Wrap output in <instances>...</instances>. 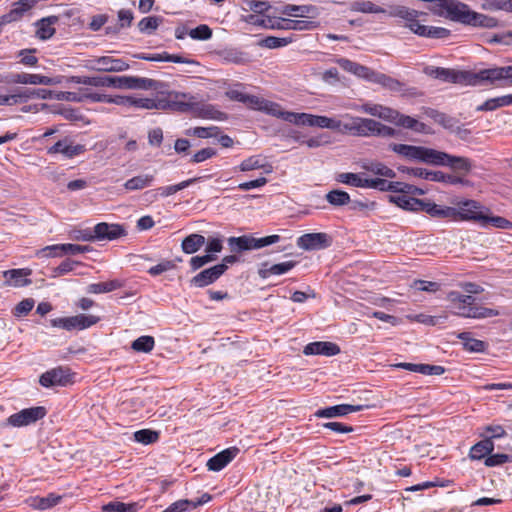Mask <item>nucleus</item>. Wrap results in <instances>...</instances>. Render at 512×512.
Returning a JSON list of instances; mask_svg holds the SVG:
<instances>
[{
  "instance_id": "nucleus-1",
  "label": "nucleus",
  "mask_w": 512,
  "mask_h": 512,
  "mask_svg": "<svg viewBox=\"0 0 512 512\" xmlns=\"http://www.w3.org/2000/svg\"><path fill=\"white\" fill-rule=\"evenodd\" d=\"M430 11L439 17L475 27L494 28L497 19L472 11L469 6L457 0H432Z\"/></svg>"
},
{
  "instance_id": "nucleus-2",
  "label": "nucleus",
  "mask_w": 512,
  "mask_h": 512,
  "mask_svg": "<svg viewBox=\"0 0 512 512\" xmlns=\"http://www.w3.org/2000/svg\"><path fill=\"white\" fill-rule=\"evenodd\" d=\"M462 221H473L481 227L493 226L499 229H512V222L501 216L491 215L490 209L481 205L475 200H465L455 208V219Z\"/></svg>"
},
{
  "instance_id": "nucleus-3",
  "label": "nucleus",
  "mask_w": 512,
  "mask_h": 512,
  "mask_svg": "<svg viewBox=\"0 0 512 512\" xmlns=\"http://www.w3.org/2000/svg\"><path fill=\"white\" fill-rule=\"evenodd\" d=\"M72 82L94 87H113L118 89H155L157 81L136 76H93L72 77Z\"/></svg>"
},
{
  "instance_id": "nucleus-4",
  "label": "nucleus",
  "mask_w": 512,
  "mask_h": 512,
  "mask_svg": "<svg viewBox=\"0 0 512 512\" xmlns=\"http://www.w3.org/2000/svg\"><path fill=\"white\" fill-rule=\"evenodd\" d=\"M447 300L454 309L453 313L460 317L484 319L499 315V312L495 309L476 306V299L472 295L461 294L458 291H450L447 294Z\"/></svg>"
},
{
  "instance_id": "nucleus-5",
  "label": "nucleus",
  "mask_w": 512,
  "mask_h": 512,
  "mask_svg": "<svg viewBox=\"0 0 512 512\" xmlns=\"http://www.w3.org/2000/svg\"><path fill=\"white\" fill-rule=\"evenodd\" d=\"M468 85L476 86L482 83L491 85H512V66L493 67L480 70L477 73L468 72Z\"/></svg>"
},
{
  "instance_id": "nucleus-6",
  "label": "nucleus",
  "mask_w": 512,
  "mask_h": 512,
  "mask_svg": "<svg viewBox=\"0 0 512 512\" xmlns=\"http://www.w3.org/2000/svg\"><path fill=\"white\" fill-rule=\"evenodd\" d=\"M344 129L359 136L378 135L393 137L396 135L395 129L369 118H354L351 124H344Z\"/></svg>"
},
{
  "instance_id": "nucleus-7",
  "label": "nucleus",
  "mask_w": 512,
  "mask_h": 512,
  "mask_svg": "<svg viewBox=\"0 0 512 512\" xmlns=\"http://www.w3.org/2000/svg\"><path fill=\"white\" fill-rule=\"evenodd\" d=\"M280 239L281 237L279 235H269L262 238L243 235L240 237H230L227 241L232 252H242L275 244L279 242Z\"/></svg>"
},
{
  "instance_id": "nucleus-8",
  "label": "nucleus",
  "mask_w": 512,
  "mask_h": 512,
  "mask_svg": "<svg viewBox=\"0 0 512 512\" xmlns=\"http://www.w3.org/2000/svg\"><path fill=\"white\" fill-rule=\"evenodd\" d=\"M99 317L94 315L78 314L70 317H60L50 320L52 327L61 328L67 331L83 330L99 322Z\"/></svg>"
},
{
  "instance_id": "nucleus-9",
  "label": "nucleus",
  "mask_w": 512,
  "mask_h": 512,
  "mask_svg": "<svg viewBox=\"0 0 512 512\" xmlns=\"http://www.w3.org/2000/svg\"><path fill=\"white\" fill-rule=\"evenodd\" d=\"M46 415V409L42 406L22 409L7 418V424L12 427L31 425Z\"/></svg>"
},
{
  "instance_id": "nucleus-10",
  "label": "nucleus",
  "mask_w": 512,
  "mask_h": 512,
  "mask_svg": "<svg viewBox=\"0 0 512 512\" xmlns=\"http://www.w3.org/2000/svg\"><path fill=\"white\" fill-rule=\"evenodd\" d=\"M164 109L180 113H192L197 108V98L189 93H175L174 98L170 100L161 99Z\"/></svg>"
},
{
  "instance_id": "nucleus-11",
  "label": "nucleus",
  "mask_w": 512,
  "mask_h": 512,
  "mask_svg": "<svg viewBox=\"0 0 512 512\" xmlns=\"http://www.w3.org/2000/svg\"><path fill=\"white\" fill-rule=\"evenodd\" d=\"M89 67L99 72H122L129 69V64L123 59L102 56L89 60Z\"/></svg>"
},
{
  "instance_id": "nucleus-12",
  "label": "nucleus",
  "mask_w": 512,
  "mask_h": 512,
  "mask_svg": "<svg viewBox=\"0 0 512 512\" xmlns=\"http://www.w3.org/2000/svg\"><path fill=\"white\" fill-rule=\"evenodd\" d=\"M426 73L429 76L440 79L444 82L468 85V71H458L442 67H429L426 69Z\"/></svg>"
},
{
  "instance_id": "nucleus-13",
  "label": "nucleus",
  "mask_w": 512,
  "mask_h": 512,
  "mask_svg": "<svg viewBox=\"0 0 512 512\" xmlns=\"http://www.w3.org/2000/svg\"><path fill=\"white\" fill-rule=\"evenodd\" d=\"M224 273V265H215L204 269L189 280V286L204 288L216 282Z\"/></svg>"
},
{
  "instance_id": "nucleus-14",
  "label": "nucleus",
  "mask_w": 512,
  "mask_h": 512,
  "mask_svg": "<svg viewBox=\"0 0 512 512\" xmlns=\"http://www.w3.org/2000/svg\"><path fill=\"white\" fill-rule=\"evenodd\" d=\"M85 151L84 145L74 144L70 138L65 137L48 148L47 153L50 155L61 154L65 159H72Z\"/></svg>"
},
{
  "instance_id": "nucleus-15",
  "label": "nucleus",
  "mask_w": 512,
  "mask_h": 512,
  "mask_svg": "<svg viewBox=\"0 0 512 512\" xmlns=\"http://www.w3.org/2000/svg\"><path fill=\"white\" fill-rule=\"evenodd\" d=\"M297 245L304 250H320L331 245V237L323 232L306 233L297 239Z\"/></svg>"
},
{
  "instance_id": "nucleus-16",
  "label": "nucleus",
  "mask_w": 512,
  "mask_h": 512,
  "mask_svg": "<svg viewBox=\"0 0 512 512\" xmlns=\"http://www.w3.org/2000/svg\"><path fill=\"white\" fill-rule=\"evenodd\" d=\"M69 369L63 367L53 368L40 376L39 382L43 387L66 386L71 382Z\"/></svg>"
},
{
  "instance_id": "nucleus-17",
  "label": "nucleus",
  "mask_w": 512,
  "mask_h": 512,
  "mask_svg": "<svg viewBox=\"0 0 512 512\" xmlns=\"http://www.w3.org/2000/svg\"><path fill=\"white\" fill-rule=\"evenodd\" d=\"M12 84H30V85H55L60 83L56 78L40 74L30 73H10V79Z\"/></svg>"
},
{
  "instance_id": "nucleus-18",
  "label": "nucleus",
  "mask_w": 512,
  "mask_h": 512,
  "mask_svg": "<svg viewBox=\"0 0 512 512\" xmlns=\"http://www.w3.org/2000/svg\"><path fill=\"white\" fill-rule=\"evenodd\" d=\"M406 27H408L413 33L428 38H446L450 35V31L444 27H434V26H426L419 23L418 18L410 23H406Z\"/></svg>"
},
{
  "instance_id": "nucleus-19",
  "label": "nucleus",
  "mask_w": 512,
  "mask_h": 512,
  "mask_svg": "<svg viewBox=\"0 0 512 512\" xmlns=\"http://www.w3.org/2000/svg\"><path fill=\"white\" fill-rule=\"evenodd\" d=\"M125 235L126 230L120 224L101 222L94 226V237L97 240H116Z\"/></svg>"
},
{
  "instance_id": "nucleus-20",
  "label": "nucleus",
  "mask_w": 512,
  "mask_h": 512,
  "mask_svg": "<svg viewBox=\"0 0 512 512\" xmlns=\"http://www.w3.org/2000/svg\"><path fill=\"white\" fill-rule=\"evenodd\" d=\"M37 2V0H19L15 2L13 8L0 17V32L4 25L21 19L24 13L31 9Z\"/></svg>"
},
{
  "instance_id": "nucleus-21",
  "label": "nucleus",
  "mask_w": 512,
  "mask_h": 512,
  "mask_svg": "<svg viewBox=\"0 0 512 512\" xmlns=\"http://www.w3.org/2000/svg\"><path fill=\"white\" fill-rule=\"evenodd\" d=\"M238 452V448L230 447L217 453L207 461L208 470L215 472L222 470L236 457Z\"/></svg>"
},
{
  "instance_id": "nucleus-22",
  "label": "nucleus",
  "mask_w": 512,
  "mask_h": 512,
  "mask_svg": "<svg viewBox=\"0 0 512 512\" xmlns=\"http://www.w3.org/2000/svg\"><path fill=\"white\" fill-rule=\"evenodd\" d=\"M303 353L305 355H324V356H334L340 353V347L328 341H316L307 344Z\"/></svg>"
},
{
  "instance_id": "nucleus-23",
  "label": "nucleus",
  "mask_w": 512,
  "mask_h": 512,
  "mask_svg": "<svg viewBox=\"0 0 512 512\" xmlns=\"http://www.w3.org/2000/svg\"><path fill=\"white\" fill-rule=\"evenodd\" d=\"M420 211H424L434 218L455 219V207L438 205L430 200H423Z\"/></svg>"
},
{
  "instance_id": "nucleus-24",
  "label": "nucleus",
  "mask_w": 512,
  "mask_h": 512,
  "mask_svg": "<svg viewBox=\"0 0 512 512\" xmlns=\"http://www.w3.org/2000/svg\"><path fill=\"white\" fill-rule=\"evenodd\" d=\"M362 405H351V404H340L324 409H319L315 412V416L318 418H334L345 416L349 413L358 412L362 410Z\"/></svg>"
},
{
  "instance_id": "nucleus-25",
  "label": "nucleus",
  "mask_w": 512,
  "mask_h": 512,
  "mask_svg": "<svg viewBox=\"0 0 512 512\" xmlns=\"http://www.w3.org/2000/svg\"><path fill=\"white\" fill-rule=\"evenodd\" d=\"M31 274L30 269H10L3 271L6 279L5 285L13 287H25L32 283L27 277Z\"/></svg>"
},
{
  "instance_id": "nucleus-26",
  "label": "nucleus",
  "mask_w": 512,
  "mask_h": 512,
  "mask_svg": "<svg viewBox=\"0 0 512 512\" xmlns=\"http://www.w3.org/2000/svg\"><path fill=\"white\" fill-rule=\"evenodd\" d=\"M241 172L261 169L264 173L270 174L273 171L272 165L262 155H253L244 159L237 167Z\"/></svg>"
},
{
  "instance_id": "nucleus-27",
  "label": "nucleus",
  "mask_w": 512,
  "mask_h": 512,
  "mask_svg": "<svg viewBox=\"0 0 512 512\" xmlns=\"http://www.w3.org/2000/svg\"><path fill=\"white\" fill-rule=\"evenodd\" d=\"M424 146H415L408 144H397L391 143L389 144V149L398 154L399 156L409 160L421 162L422 152Z\"/></svg>"
},
{
  "instance_id": "nucleus-28",
  "label": "nucleus",
  "mask_w": 512,
  "mask_h": 512,
  "mask_svg": "<svg viewBox=\"0 0 512 512\" xmlns=\"http://www.w3.org/2000/svg\"><path fill=\"white\" fill-rule=\"evenodd\" d=\"M296 266L295 261H286L278 264L268 266V263H263L259 268L258 274L261 278L266 279L272 275H282Z\"/></svg>"
},
{
  "instance_id": "nucleus-29",
  "label": "nucleus",
  "mask_w": 512,
  "mask_h": 512,
  "mask_svg": "<svg viewBox=\"0 0 512 512\" xmlns=\"http://www.w3.org/2000/svg\"><path fill=\"white\" fill-rule=\"evenodd\" d=\"M389 121L394 122L398 126L414 130L415 132H425L426 130V125L424 123L419 122L411 116L401 114L396 110H394Z\"/></svg>"
},
{
  "instance_id": "nucleus-30",
  "label": "nucleus",
  "mask_w": 512,
  "mask_h": 512,
  "mask_svg": "<svg viewBox=\"0 0 512 512\" xmlns=\"http://www.w3.org/2000/svg\"><path fill=\"white\" fill-rule=\"evenodd\" d=\"M62 500L61 495L49 493L46 497L35 496L29 499V505L33 509L47 510L58 505Z\"/></svg>"
},
{
  "instance_id": "nucleus-31",
  "label": "nucleus",
  "mask_w": 512,
  "mask_h": 512,
  "mask_svg": "<svg viewBox=\"0 0 512 512\" xmlns=\"http://www.w3.org/2000/svg\"><path fill=\"white\" fill-rule=\"evenodd\" d=\"M338 64L345 71L370 81L373 71L370 68L345 58L339 59Z\"/></svg>"
},
{
  "instance_id": "nucleus-32",
  "label": "nucleus",
  "mask_w": 512,
  "mask_h": 512,
  "mask_svg": "<svg viewBox=\"0 0 512 512\" xmlns=\"http://www.w3.org/2000/svg\"><path fill=\"white\" fill-rule=\"evenodd\" d=\"M154 180L153 174H139L128 179L123 186L127 191H138L152 186Z\"/></svg>"
},
{
  "instance_id": "nucleus-33",
  "label": "nucleus",
  "mask_w": 512,
  "mask_h": 512,
  "mask_svg": "<svg viewBox=\"0 0 512 512\" xmlns=\"http://www.w3.org/2000/svg\"><path fill=\"white\" fill-rule=\"evenodd\" d=\"M449 160V154L446 152L438 151L432 148L423 147L421 162L435 165L445 166L446 161Z\"/></svg>"
},
{
  "instance_id": "nucleus-34",
  "label": "nucleus",
  "mask_w": 512,
  "mask_h": 512,
  "mask_svg": "<svg viewBox=\"0 0 512 512\" xmlns=\"http://www.w3.org/2000/svg\"><path fill=\"white\" fill-rule=\"evenodd\" d=\"M193 115L205 119L213 120H224L226 118L225 113L217 110L211 104H205L197 101V108H194Z\"/></svg>"
},
{
  "instance_id": "nucleus-35",
  "label": "nucleus",
  "mask_w": 512,
  "mask_h": 512,
  "mask_svg": "<svg viewBox=\"0 0 512 512\" xmlns=\"http://www.w3.org/2000/svg\"><path fill=\"white\" fill-rule=\"evenodd\" d=\"M206 239L200 234H190L182 240L181 248L185 254H194L199 251L204 244Z\"/></svg>"
},
{
  "instance_id": "nucleus-36",
  "label": "nucleus",
  "mask_w": 512,
  "mask_h": 512,
  "mask_svg": "<svg viewBox=\"0 0 512 512\" xmlns=\"http://www.w3.org/2000/svg\"><path fill=\"white\" fill-rule=\"evenodd\" d=\"M390 201L408 211H420L423 204V199H417L408 195L390 196Z\"/></svg>"
},
{
  "instance_id": "nucleus-37",
  "label": "nucleus",
  "mask_w": 512,
  "mask_h": 512,
  "mask_svg": "<svg viewBox=\"0 0 512 512\" xmlns=\"http://www.w3.org/2000/svg\"><path fill=\"white\" fill-rule=\"evenodd\" d=\"M457 338L462 341L464 349L469 352H484L487 347L484 341L472 338L470 332H460L457 334Z\"/></svg>"
},
{
  "instance_id": "nucleus-38",
  "label": "nucleus",
  "mask_w": 512,
  "mask_h": 512,
  "mask_svg": "<svg viewBox=\"0 0 512 512\" xmlns=\"http://www.w3.org/2000/svg\"><path fill=\"white\" fill-rule=\"evenodd\" d=\"M219 56L226 64L243 65L248 62L247 54L235 48L224 49Z\"/></svg>"
},
{
  "instance_id": "nucleus-39",
  "label": "nucleus",
  "mask_w": 512,
  "mask_h": 512,
  "mask_svg": "<svg viewBox=\"0 0 512 512\" xmlns=\"http://www.w3.org/2000/svg\"><path fill=\"white\" fill-rule=\"evenodd\" d=\"M123 286V282L117 279L101 282L91 283L87 286L86 291L90 294H102L115 291Z\"/></svg>"
},
{
  "instance_id": "nucleus-40",
  "label": "nucleus",
  "mask_w": 512,
  "mask_h": 512,
  "mask_svg": "<svg viewBox=\"0 0 512 512\" xmlns=\"http://www.w3.org/2000/svg\"><path fill=\"white\" fill-rule=\"evenodd\" d=\"M203 178L204 177H194V178H190V179L184 180V181H182V182H180L178 184L159 187L156 190V193L154 194V196H156V194H158V195H160L162 197H168L170 195H173V194L177 193L178 191H181V190L189 187L190 185H192L194 183L199 182Z\"/></svg>"
},
{
  "instance_id": "nucleus-41",
  "label": "nucleus",
  "mask_w": 512,
  "mask_h": 512,
  "mask_svg": "<svg viewBox=\"0 0 512 512\" xmlns=\"http://www.w3.org/2000/svg\"><path fill=\"white\" fill-rule=\"evenodd\" d=\"M57 21V18L55 16L42 18L36 23L37 36L42 40H47L51 38L55 33V28L53 27V24Z\"/></svg>"
},
{
  "instance_id": "nucleus-42",
  "label": "nucleus",
  "mask_w": 512,
  "mask_h": 512,
  "mask_svg": "<svg viewBox=\"0 0 512 512\" xmlns=\"http://www.w3.org/2000/svg\"><path fill=\"white\" fill-rule=\"evenodd\" d=\"M493 449V442L490 440V438H485L484 440L472 446L470 450V457L472 459L480 460L486 456L488 457L489 454L493 451Z\"/></svg>"
},
{
  "instance_id": "nucleus-43",
  "label": "nucleus",
  "mask_w": 512,
  "mask_h": 512,
  "mask_svg": "<svg viewBox=\"0 0 512 512\" xmlns=\"http://www.w3.org/2000/svg\"><path fill=\"white\" fill-rule=\"evenodd\" d=\"M150 59H151V62H173V63L199 65V63L193 59H188L181 55L169 54L168 52L151 54Z\"/></svg>"
},
{
  "instance_id": "nucleus-44",
  "label": "nucleus",
  "mask_w": 512,
  "mask_h": 512,
  "mask_svg": "<svg viewBox=\"0 0 512 512\" xmlns=\"http://www.w3.org/2000/svg\"><path fill=\"white\" fill-rule=\"evenodd\" d=\"M389 15L392 17L401 18L405 20L407 23H410L411 21H414L416 18L427 14L425 12H420L405 6H395L390 10Z\"/></svg>"
},
{
  "instance_id": "nucleus-45",
  "label": "nucleus",
  "mask_w": 512,
  "mask_h": 512,
  "mask_svg": "<svg viewBox=\"0 0 512 512\" xmlns=\"http://www.w3.org/2000/svg\"><path fill=\"white\" fill-rule=\"evenodd\" d=\"M336 180L340 183L359 188H367L368 183V178H362L360 174L350 172L338 174Z\"/></svg>"
},
{
  "instance_id": "nucleus-46",
  "label": "nucleus",
  "mask_w": 512,
  "mask_h": 512,
  "mask_svg": "<svg viewBox=\"0 0 512 512\" xmlns=\"http://www.w3.org/2000/svg\"><path fill=\"white\" fill-rule=\"evenodd\" d=\"M131 107L137 109H164V104L161 103V99H153V98H140L131 96Z\"/></svg>"
},
{
  "instance_id": "nucleus-47",
  "label": "nucleus",
  "mask_w": 512,
  "mask_h": 512,
  "mask_svg": "<svg viewBox=\"0 0 512 512\" xmlns=\"http://www.w3.org/2000/svg\"><path fill=\"white\" fill-rule=\"evenodd\" d=\"M363 169L385 178H395L396 172L381 162H370L363 165Z\"/></svg>"
},
{
  "instance_id": "nucleus-48",
  "label": "nucleus",
  "mask_w": 512,
  "mask_h": 512,
  "mask_svg": "<svg viewBox=\"0 0 512 512\" xmlns=\"http://www.w3.org/2000/svg\"><path fill=\"white\" fill-rule=\"evenodd\" d=\"M329 204L335 207L345 206L351 202L350 195L339 189L331 190L325 195Z\"/></svg>"
},
{
  "instance_id": "nucleus-49",
  "label": "nucleus",
  "mask_w": 512,
  "mask_h": 512,
  "mask_svg": "<svg viewBox=\"0 0 512 512\" xmlns=\"http://www.w3.org/2000/svg\"><path fill=\"white\" fill-rule=\"evenodd\" d=\"M118 26L115 28L107 27V33L118 32L121 29L128 28L131 26L134 19L133 12L129 9H120L117 13Z\"/></svg>"
},
{
  "instance_id": "nucleus-50",
  "label": "nucleus",
  "mask_w": 512,
  "mask_h": 512,
  "mask_svg": "<svg viewBox=\"0 0 512 512\" xmlns=\"http://www.w3.org/2000/svg\"><path fill=\"white\" fill-rule=\"evenodd\" d=\"M431 181L434 182H440V183H447L451 185H467L468 181L464 179L463 177L453 175V174H445L442 171H434L433 175L431 177Z\"/></svg>"
},
{
  "instance_id": "nucleus-51",
  "label": "nucleus",
  "mask_w": 512,
  "mask_h": 512,
  "mask_svg": "<svg viewBox=\"0 0 512 512\" xmlns=\"http://www.w3.org/2000/svg\"><path fill=\"white\" fill-rule=\"evenodd\" d=\"M261 109L263 112L275 116L277 118L283 119L286 122H289L290 118L288 117V115H291L292 113L289 111H284L278 103L269 100L265 101L264 106H262Z\"/></svg>"
},
{
  "instance_id": "nucleus-52",
  "label": "nucleus",
  "mask_w": 512,
  "mask_h": 512,
  "mask_svg": "<svg viewBox=\"0 0 512 512\" xmlns=\"http://www.w3.org/2000/svg\"><path fill=\"white\" fill-rule=\"evenodd\" d=\"M446 167H450L453 170L456 171H463L465 173H468L471 168V162L468 158L460 157V156H454L449 154V160L446 161Z\"/></svg>"
},
{
  "instance_id": "nucleus-53",
  "label": "nucleus",
  "mask_w": 512,
  "mask_h": 512,
  "mask_svg": "<svg viewBox=\"0 0 512 512\" xmlns=\"http://www.w3.org/2000/svg\"><path fill=\"white\" fill-rule=\"evenodd\" d=\"M155 340L152 336H141L132 342L131 348L136 352L149 353L153 350Z\"/></svg>"
},
{
  "instance_id": "nucleus-54",
  "label": "nucleus",
  "mask_w": 512,
  "mask_h": 512,
  "mask_svg": "<svg viewBox=\"0 0 512 512\" xmlns=\"http://www.w3.org/2000/svg\"><path fill=\"white\" fill-rule=\"evenodd\" d=\"M430 116L434 119L436 123L440 124L445 129L455 131V129L458 128V121L445 113L432 111Z\"/></svg>"
},
{
  "instance_id": "nucleus-55",
  "label": "nucleus",
  "mask_w": 512,
  "mask_h": 512,
  "mask_svg": "<svg viewBox=\"0 0 512 512\" xmlns=\"http://www.w3.org/2000/svg\"><path fill=\"white\" fill-rule=\"evenodd\" d=\"M138 503H123L120 501L110 502L103 507L104 512H137Z\"/></svg>"
},
{
  "instance_id": "nucleus-56",
  "label": "nucleus",
  "mask_w": 512,
  "mask_h": 512,
  "mask_svg": "<svg viewBox=\"0 0 512 512\" xmlns=\"http://www.w3.org/2000/svg\"><path fill=\"white\" fill-rule=\"evenodd\" d=\"M314 127L340 130L342 127L344 128V125H342V122L338 119L315 115Z\"/></svg>"
},
{
  "instance_id": "nucleus-57",
  "label": "nucleus",
  "mask_w": 512,
  "mask_h": 512,
  "mask_svg": "<svg viewBox=\"0 0 512 512\" xmlns=\"http://www.w3.org/2000/svg\"><path fill=\"white\" fill-rule=\"evenodd\" d=\"M158 439L159 433L150 429H142L134 433V440L144 445L155 443Z\"/></svg>"
},
{
  "instance_id": "nucleus-58",
  "label": "nucleus",
  "mask_w": 512,
  "mask_h": 512,
  "mask_svg": "<svg viewBox=\"0 0 512 512\" xmlns=\"http://www.w3.org/2000/svg\"><path fill=\"white\" fill-rule=\"evenodd\" d=\"M509 106L507 96H499L486 100L483 104L479 105L477 111H494L500 107Z\"/></svg>"
},
{
  "instance_id": "nucleus-59",
  "label": "nucleus",
  "mask_w": 512,
  "mask_h": 512,
  "mask_svg": "<svg viewBox=\"0 0 512 512\" xmlns=\"http://www.w3.org/2000/svg\"><path fill=\"white\" fill-rule=\"evenodd\" d=\"M352 10L357 11V12H362V13H374V14L385 13V9L374 4L371 1L354 2L352 5Z\"/></svg>"
},
{
  "instance_id": "nucleus-60",
  "label": "nucleus",
  "mask_w": 512,
  "mask_h": 512,
  "mask_svg": "<svg viewBox=\"0 0 512 512\" xmlns=\"http://www.w3.org/2000/svg\"><path fill=\"white\" fill-rule=\"evenodd\" d=\"M288 117L290 118L289 123L299 126L314 127L315 115L313 114L292 112Z\"/></svg>"
},
{
  "instance_id": "nucleus-61",
  "label": "nucleus",
  "mask_w": 512,
  "mask_h": 512,
  "mask_svg": "<svg viewBox=\"0 0 512 512\" xmlns=\"http://www.w3.org/2000/svg\"><path fill=\"white\" fill-rule=\"evenodd\" d=\"M314 8L306 5H286L282 9V14L293 17H306Z\"/></svg>"
},
{
  "instance_id": "nucleus-62",
  "label": "nucleus",
  "mask_w": 512,
  "mask_h": 512,
  "mask_svg": "<svg viewBox=\"0 0 512 512\" xmlns=\"http://www.w3.org/2000/svg\"><path fill=\"white\" fill-rule=\"evenodd\" d=\"M370 81L379 83L383 85L384 87L390 88L392 90H396L400 87V82L383 74V73H377L375 71H372V76L370 78Z\"/></svg>"
},
{
  "instance_id": "nucleus-63",
  "label": "nucleus",
  "mask_w": 512,
  "mask_h": 512,
  "mask_svg": "<svg viewBox=\"0 0 512 512\" xmlns=\"http://www.w3.org/2000/svg\"><path fill=\"white\" fill-rule=\"evenodd\" d=\"M161 19L157 16L144 17L138 23L140 32L152 34L159 26Z\"/></svg>"
},
{
  "instance_id": "nucleus-64",
  "label": "nucleus",
  "mask_w": 512,
  "mask_h": 512,
  "mask_svg": "<svg viewBox=\"0 0 512 512\" xmlns=\"http://www.w3.org/2000/svg\"><path fill=\"white\" fill-rule=\"evenodd\" d=\"M246 22L251 25L260 26L264 28H274L275 26L274 18L259 14L248 15L246 17Z\"/></svg>"
}]
</instances>
